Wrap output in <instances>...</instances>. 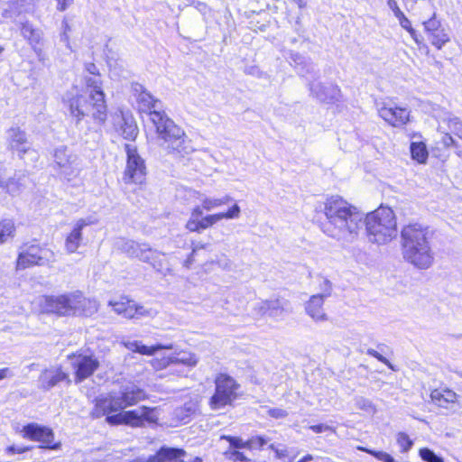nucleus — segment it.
<instances>
[{
	"label": "nucleus",
	"instance_id": "1",
	"mask_svg": "<svg viewBox=\"0 0 462 462\" xmlns=\"http://www.w3.org/2000/svg\"><path fill=\"white\" fill-rule=\"evenodd\" d=\"M121 401L112 393L100 395L95 399L94 407L90 412L93 419L106 416V421L110 425L126 424L133 427L143 425L144 420L154 422L157 420L154 409L145 406L127 411H122Z\"/></svg>",
	"mask_w": 462,
	"mask_h": 462
},
{
	"label": "nucleus",
	"instance_id": "2",
	"mask_svg": "<svg viewBox=\"0 0 462 462\" xmlns=\"http://www.w3.org/2000/svg\"><path fill=\"white\" fill-rule=\"evenodd\" d=\"M403 257L420 269H428L433 263L430 246V232L419 224L404 226L402 230Z\"/></svg>",
	"mask_w": 462,
	"mask_h": 462
},
{
	"label": "nucleus",
	"instance_id": "3",
	"mask_svg": "<svg viewBox=\"0 0 462 462\" xmlns=\"http://www.w3.org/2000/svg\"><path fill=\"white\" fill-rule=\"evenodd\" d=\"M42 310L59 316H91L98 310L96 300L88 299L79 291L39 299Z\"/></svg>",
	"mask_w": 462,
	"mask_h": 462
},
{
	"label": "nucleus",
	"instance_id": "4",
	"mask_svg": "<svg viewBox=\"0 0 462 462\" xmlns=\"http://www.w3.org/2000/svg\"><path fill=\"white\" fill-rule=\"evenodd\" d=\"M152 123L156 128L160 147L168 154L184 157L192 152L190 141L184 130L166 114L152 113Z\"/></svg>",
	"mask_w": 462,
	"mask_h": 462
},
{
	"label": "nucleus",
	"instance_id": "5",
	"mask_svg": "<svg viewBox=\"0 0 462 462\" xmlns=\"http://www.w3.org/2000/svg\"><path fill=\"white\" fill-rule=\"evenodd\" d=\"M365 231L370 242L384 245L397 236V223L393 211L380 207L365 216Z\"/></svg>",
	"mask_w": 462,
	"mask_h": 462
},
{
	"label": "nucleus",
	"instance_id": "6",
	"mask_svg": "<svg viewBox=\"0 0 462 462\" xmlns=\"http://www.w3.org/2000/svg\"><path fill=\"white\" fill-rule=\"evenodd\" d=\"M241 208L235 203L226 212L216 213L203 217L202 208L196 206L190 212L185 227L190 232H198L211 227L222 219H236L240 217Z\"/></svg>",
	"mask_w": 462,
	"mask_h": 462
},
{
	"label": "nucleus",
	"instance_id": "7",
	"mask_svg": "<svg viewBox=\"0 0 462 462\" xmlns=\"http://www.w3.org/2000/svg\"><path fill=\"white\" fill-rule=\"evenodd\" d=\"M56 261L54 252L39 245H24L20 248L16 262L17 270H23L34 265H49Z\"/></svg>",
	"mask_w": 462,
	"mask_h": 462
},
{
	"label": "nucleus",
	"instance_id": "8",
	"mask_svg": "<svg viewBox=\"0 0 462 462\" xmlns=\"http://www.w3.org/2000/svg\"><path fill=\"white\" fill-rule=\"evenodd\" d=\"M84 80L86 88L89 90V99L92 100V118L96 124L102 125L107 118V106L101 76H85Z\"/></svg>",
	"mask_w": 462,
	"mask_h": 462
},
{
	"label": "nucleus",
	"instance_id": "9",
	"mask_svg": "<svg viewBox=\"0 0 462 462\" xmlns=\"http://www.w3.org/2000/svg\"><path fill=\"white\" fill-rule=\"evenodd\" d=\"M126 153V166L123 175L125 184L143 185L146 177V165L144 160L138 152L137 147L133 143L125 144Z\"/></svg>",
	"mask_w": 462,
	"mask_h": 462
},
{
	"label": "nucleus",
	"instance_id": "10",
	"mask_svg": "<svg viewBox=\"0 0 462 462\" xmlns=\"http://www.w3.org/2000/svg\"><path fill=\"white\" fill-rule=\"evenodd\" d=\"M215 393L209 400L212 410H219L232 403L237 397L239 384L226 374H220L215 379Z\"/></svg>",
	"mask_w": 462,
	"mask_h": 462
},
{
	"label": "nucleus",
	"instance_id": "11",
	"mask_svg": "<svg viewBox=\"0 0 462 462\" xmlns=\"http://www.w3.org/2000/svg\"><path fill=\"white\" fill-rule=\"evenodd\" d=\"M115 247L116 250L127 254L129 257L138 258L143 262L151 263L154 268H158L157 258L160 256V253L152 250L146 244H139L133 240L125 238H118L115 242Z\"/></svg>",
	"mask_w": 462,
	"mask_h": 462
},
{
	"label": "nucleus",
	"instance_id": "12",
	"mask_svg": "<svg viewBox=\"0 0 462 462\" xmlns=\"http://www.w3.org/2000/svg\"><path fill=\"white\" fill-rule=\"evenodd\" d=\"M115 247L116 250L127 254L129 257L138 258L143 262L151 263L154 268H158L157 258L160 256V253L152 250L146 244H139L133 240L125 238H118L115 242Z\"/></svg>",
	"mask_w": 462,
	"mask_h": 462
},
{
	"label": "nucleus",
	"instance_id": "13",
	"mask_svg": "<svg viewBox=\"0 0 462 462\" xmlns=\"http://www.w3.org/2000/svg\"><path fill=\"white\" fill-rule=\"evenodd\" d=\"M324 210L329 224L337 229L330 236L339 237L346 228V200L338 196H332L327 199Z\"/></svg>",
	"mask_w": 462,
	"mask_h": 462
},
{
	"label": "nucleus",
	"instance_id": "14",
	"mask_svg": "<svg viewBox=\"0 0 462 462\" xmlns=\"http://www.w3.org/2000/svg\"><path fill=\"white\" fill-rule=\"evenodd\" d=\"M21 434L23 439L40 442V448L58 450L60 443H54V432L49 427L38 423H29L23 427Z\"/></svg>",
	"mask_w": 462,
	"mask_h": 462
},
{
	"label": "nucleus",
	"instance_id": "15",
	"mask_svg": "<svg viewBox=\"0 0 462 462\" xmlns=\"http://www.w3.org/2000/svg\"><path fill=\"white\" fill-rule=\"evenodd\" d=\"M69 359L75 372L76 383L86 380L99 367V361L92 353H75L69 356Z\"/></svg>",
	"mask_w": 462,
	"mask_h": 462
},
{
	"label": "nucleus",
	"instance_id": "16",
	"mask_svg": "<svg viewBox=\"0 0 462 462\" xmlns=\"http://www.w3.org/2000/svg\"><path fill=\"white\" fill-rule=\"evenodd\" d=\"M54 163L60 173L67 178L77 176L80 171V162L77 154L72 152L66 146H60L55 149Z\"/></svg>",
	"mask_w": 462,
	"mask_h": 462
},
{
	"label": "nucleus",
	"instance_id": "17",
	"mask_svg": "<svg viewBox=\"0 0 462 462\" xmlns=\"http://www.w3.org/2000/svg\"><path fill=\"white\" fill-rule=\"evenodd\" d=\"M132 88L136 99L138 110L141 113L147 114L151 122L152 113L165 114V112L162 110L161 101L147 91L143 85L135 83L133 85Z\"/></svg>",
	"mask_w": 462,
	"mask_h": 462
},
{
	"label": "nucleus",
	"instance_id": "18",
	"mask_svg": "<svg viewBox=\"0 0 462 462\" xmlns=\"http://www.w3.org/2000/svg\"><path fill=\"white\" fill-rule=\"evenodd\" d=\"M114 311L126 319H139L142 317L152 318L157 314L153 309H146L137 305L134 301L122 298L118 301H109Z\"/></svg>",
	"mask_w": 462,
	"mask_h": 462
},
{
	"label": "nucleus",
	"instance_id": "19",
	"mask_svg": "<svg viewBox=\"0 0 462 462\" xmlns=\"http://www.w3.org/2000/svg\"><path fill=\"white\" fill-rule=\"evenodd\" d=\"M114 128L124 139L134 141L139 129L133 115L129 112L119 110L112 116Z\"/></svg>",
	"mask_w": 462,
	"mask_h": 462
},
{
	"label": "nucleus",
	"instance_id": "20",
	"mask_svg": "<svg viewBox=\"0 0 462 462\" xmlns=\"http://www.w3.org/2000/svg\"><path fill=\"white\" fill-rule=\"evenodd\" d=\"M378 114L381 118L393 127H401L410 119V112L390 102H382L377 105Z\"/></svg>",
	"mask_w": 462,
	"mask_h": 462
},
{
	"label": "nucleus",
	"instance_id": "21",
	"mask_svg": "<svg viewBox=\"0 0 462 462\" xmlns=\"http://www.w3.org/2000/svg\"><path fill=\"white\" fill-rule=\"evenodd\" d=\"M64 100L71 116L76 119V125H79L89 114L92 116V100L88 102L83 95L69 92L66 94Z\"/></svg>",
	"mask_w": 462,
	"mask_h": 462
},
{
	"label": "nucleus",
	"instance_id": "22",
	"mask_svg": "<svg viewBox=\"0 0 462 462\" xmlns=\"http://www.w3.org/2000/svg\"><path fill=\"white\" fill-rule=\"evenodd\" d=\"M28 181V177L21 171L9 176L6 169L0 170V187L12 196L19 195L27 186Z\"/></svg>",
	"mask_w": 462,
	"mask_h": 462
},
{
	"label": "nucleus",
	"instance_id": "23",
	"mask_svg": "<svg viewBox=\"0 0 462 462\" xmlns=\"http://www.w3.org/2000/svg\"><path fill=\"white\" fill-rule=\"evenodd\" d=\"M35 9V0H9L2 5V15L16 20L25 14H32Z\"/></svg>",
	"mask_w": 462,
	"mask_h": 462
},
{
	"label": "nucleus",
	"instance_id": "24",
	"mask_svg": "<svg viewBox=\"0 0 462 462\" xmlns=\"http://www.w3.org/2000/svg\"><path fill=\"white\" fill-rule=\"evenodd\" d=\"M288 301L283 299H271L258 302L254 307V311L260 316H268L271 318H280L287 310Z\"/></svg>",
	"mask_w": 462,
	"mask_h": 462
},
{
	"label": "nucleus",
	"instance_id": "25",
	"mask_svg": "<svg viewBox=\"0 0 462 462\" xmlns=\"http://www.w3.org/2000/svg\"><path fill=\"white\" fill-rule=\"evenodd\" d=\"M66 380L69 382L68 374L60 366H52L42 372L39 377V387L47 391Z\"/></svg>",
	"mask_w": 462,
	"mask_h": 462
},
{
	"label": "nucleus",
	"instance_id": "26",
	"mask_svg": "<svg viewBox=\"0 0 462 462\" xmlns=\"http://www.w3.org/2000/svg\"><path fill=\"white\" fill-rule=\"evenodd\" d=\"M90 224L92 222L85 218H80L75 222L71 231L65 238V249L68 254H73L79 249L83 240L82 229Z\"/></svg>",
	"mask_w": 462,
	"mask_h": 462
},
{
	"label": "nucleus",
	"instance_id": "27",
	"mask_svg": "<svg viewBox=\"0 0 462 462\" xmlns=\"http://www.w3.org/2000/svg\"><path fill=\"white\" fill-rule=\"evenodd\" d=\"M21 33L39 56L43 46V32L29 22L22 23Z\"/></svg>",
	"mask_w": 462,
	"mask_h": 462
},
{
	"label": "nucleus",
	"instance_id": "28",
	"mask_svg": "<svg viewBox=\"0 0 462 462\" xmlns=\"http://www.w3.org/2000/svg\"><path fill=\"white\" fill-rule=\"evenodd\" d=\"M324 300L322 295L314 294L305 302V311L315 322H324L328 319L323 309Z\"/></svg>",
	"mask_w": 462,
	"mask_h": 462
},
{
	"label": "nucleus",
	"instance_id": "29",
	"mask_svg": "<svg viewBox=\"0 0 462 462\" xmlns=\"http://www.w3.org/2000/svg\"><path fill=\"white\" fill-rule=\"evenodd\" d=\"M6 140L8 146L19 153H25L29 149L26 133L20 127L14 126L6 132Z\"/></svg>",
	"mask_w": 462,
	"mask_h": 462
},
{
	"label": "nucleus",
	"instance_id": "30",
	"mask_svg": "<svg viewBox=\"0 0 462 462\" xmlns=\"http://www.w3.org/2000/svg\"><path fill=\"white\" fill-rule=\"evenodd\" d=\"M120 343L128 350L136 352L145 356H153L157 353L158 350L162 349H172L173 346L171 344L170 345H162L157 344L154 346H145L141 341L138 340H130L126 338H122Z\"/></svg>",
	"mask_w": 462,
	"mask_h": 462
},
{
	"label": "nucleus",
	"instance_id": "31",
	"mask_svg": "<svg viewBox=\"0 0 462 462\" xmlns=\"http://www.w3.org/2000/svg\"><path fill=\"white\" fill-rule=\"evenodd\" d=\"M121 401L122 410L128 406H133L138 402L144 400L146 394L144 391L134 384L125 386L121 392L120 396H117Z\"/></svg>",
	"mask_w": 462,
	"mask_h": 462
},
{
	"label": "nucleus",
	"instance_id": "32",
	"mask_svg": "<svg viewBox=\"0 0 462 462\" xmlns=\"http://www.w3.org/2000/svg\"><path fill=\"white\" fill-rule=\"evenodd\" d=\"M430 398L437 406L445 409L451 408L457 402V393L448 388L433 390Z\"/></svg>",
	"mask_w": 462,
	"mask_h": 462
},
{
	"label": "nucleus",
	"instance_id": "33",
	"mask_svg": "<svg viewBox=\"0 0 462 462\" xmlns=\"http://www.w3.org/2000/svg\"><path fill=\"white\" fill-rule=\"evenodd\" d=\"M310 90L314 97L322 102H329L336 99L339 93L336 87H325L318 81L310 83Z\"/></svg>",
	"mask_w": 462,
	"mask_h": 462
},
{
	"label": "nucleus",
	"instance_id": "34",
	"mask_svg": "<svg viewBox=\"0 0 462 462\" xmlns=\"http://www.w3.org/2000/svg\"><path fill=\"white\" fill-rule=\"evenodd\" d=\"M366 215L356 207L348 205V233L357 234L358 230H362L365 226Z\"/></svg>",
	"mask_w": 462,
	"mask_h": 462
},
{
	"label": "nucleus",
	"instance_id": "35",
	"mask_svg": "<svg viewBox=\"0 0 462 462\" xmlns=\"http://www.w3.org/2000/svg\"><path fill=\"white\" fill-rule=\"evenodd\" d=\"M173 364L182 365L190 371L199 364V356L189 350H175L172 354Z\"/></svg>",
	"mask_w": 462,
	"mask_h": 462
},
{
	"label": "nucleus",
	"instance_id": "36",
	"mask_svg": "<svg viewBox=\"0 0 462 462\" xmlns=\"http://www.w3.org/2000/svg\"><path fill=\"white\" fill-rule=\"evenodd\" d=\"M197 410V402L189 401L177 408L174 411V416L180 423L186 424L189 421L191 416L196 413Z\"/></svg>",
	"mask_w": 462,
	"mask_h": 462
},
{
	"label": "nucleus",
	"instance_id": "37",
	"mask_svg": "<svg viewBox=\"0 0 462 462\" xmlns=\"http://www.w3.org/2000/svg\"><path fill=\"white\" fill-rule=\"evenodd\" d=\"M233 199L229 195H226L222 198H211L203 196L200 199L201 206L199 207L202 208V210L205 209L207 211H211L223 205L228 204Z\"/></svg>",
	"mask_w": 462,
	"mask_h": 462
},
{
	"label": "nucleus",
	"instance_id": "38",
	"mask_svg": "<svg viewBox=\"0 0 462 462\" xmlns=\"http://www.w3.org/2000/svg\"><path fill=\"white\" fill-rule=\"evenodd\" d=\"M410 152L412 160L421 164L426 163L429 157V152L423 142H411L410 145Z\"/></svg>",
	"mask_w": 462,
	"mask_h": 462
},
{
	"label": "nucleus",
	"instance_id": "39",
	"mask_svg": "<svg viewBox=\"0 0 462 462\" xmlns=\"http://www.w3.org/2000/svg\"><path fill=\"white\" fill-rule=\"evenodd\" d=\"M429 39L431 44L439 50H440L450 40L448 34L442 26L439 28L438 31L430 33L429 35Z\"/></svg>",
	"mask_w": 462,
	"mask_h": 462
},
{
	"label": "nucleus",
	"instance_id": "40",
	"mask_svg": "<svg viewBox=\"0 0 462 462\" xmlns=\"http://www.w3.org/2000/svg\"><path fill=\"white\" fill-rule=\"evenodd\" d=\"M14 232L15 226L12 219H4L0 221V244H4L9 238H12Z\"/></svg>",
	"mask_w": 462,
	"mask_h": 462
},
{
	"label": "nucleus",
	"instance_id": "41",
	"mask_svg": "<svg viewBox=\"0 0 462 462\" xmlns=\"http://www.w3.org/2000/svg\"><path fill=\"white\" fill-rule=\"evenodd\" d=\"M355 406L368 415H374L376 412L375 405L370 400L364 397H356L355 399Z\"/></svg>",
	"mask_w": 462,
	"mask_h": 462
},
{
	"label": "nucleus",
	"instance_id": "42",
	"mask_svg": "<svg viewBox=\"0 0 462 462\" xmlns=\"http://www.w3.org/2000/svg\"><path fill=\"white\" fill-rule=\"evenodd\" d=\"M447 123L449 130L462 139V122L458 117L448 115L443 119Z\"/></svg>",
	"mask_w": 462,
	"mask_h": 462
},
{
	"label": "nucleus",
	"instance_id": "43",
	"mask_svg": "<svg viewBox=\"0 0 462 462\" xmlns=\"http://www.w3.org/2000/svg\"><path fill=\"white\" fill-rule=\"evenodd\" d=\"M151 365L155 370H162L173 364L172 354L170 356H162L161 357H155L151 360Z\"/></svg>",
	"mask_w": 462,
	"mask_h": 462
},
{
	"label": "nucleus",
	"instance_id": "44",
	"mask_svg": "<svg viewBox=\"0 0 462 462\" xmlns=\"http://www.w3.org/2000/svg\"><path fill=\"white\" fill-rule=\"evenodd\" d=\"M391 10L393 12L395 17L399 20V23L401 24V26L403 28V29H410V20L404 15V14L401 11V9L399 8L398 5H397V2H393V3H389V5H388Z\"/></svg>",
	"mask_w": 462,
	"mask_h": 462
},
{
	"label": "nucleus",
	"instance_id": "45",
	"mask_svg": "<svg viewBox=\"0 0 462 462\" xmlns=\"http://www.w3.org/2000/svg\"><path fill=\"white\" fill-rule=\"evenodd\" d=\"M318 282L319 283L320 292L316 295H322L324 299L328 298L331 295L332 291V283L328 279L323 276L318 277Z\"/></svg>",
	"mask_w": 462,
	"mask_h": 462
},
{
	"label": "nucleus",
	"instance_id": "46",
	"mask_svg": "<svg viewBox=\"0 0 462 462\" xmlns=\"http://www.w3.org/2000/svg\"><path fill=\"white\" fill-rule=\"evenodd\" d=\"M420 456L426 462H444L443 458L435 454L431 449L424 448L420 449Z\"/></svg>",
	"mask_w": 462,
	"mask_h": 462
},
{
	"label": "nucleus",
	"instance_id": "47",
	"mask_svg": "<svg viewBox=\"0 0 462 462\" xmlns=\"http://www.w3.org/2000/svg\"><path fill=\"white\" fill-rule=\"evenodd\" d=\"M221 439H226L229 443L231 448H249V443L247 441H244L241 438L238 437H231V436H222Z\"/></svg>",
	"mask_w": 462,
	"mask_h": 462
},
{
	"label": "nucleus",
	"instance_id": "48",
	"mask_svg": "<svg viewBox=\"0 0 462 462\" xmlns=\"http://www.w3.org/2000/svg\"><path fill=\"white\" fill-rule=\"evenodd\" d=\"M396 440L402 452L408 451L412 446V441L406 433L400 432Z\"/></svg>",
	"mask_w": 462,
	"mask_h": 462
},
{
	"label": "nucleus",
	"instance_id": "49",
	"mask_svg": "<svg viewBox=\"0 0 462 462\" xmlns=\"http://www.w3.org/2000/svg\"><path fill=\"white\" fill-rule=\"evenodd\" d=\"M423 25L428 35H430L435 31H438V29L441 27V23L439 20L436 19L435 14L428 21H425L423 23Z\"/></svg>",
	"mask_w": 462,
	"mask_h": 462
},
{
	"label": "nucleus",
	"instance_id": "50",
	"mask_svg": "<svg viewBox=\"0 0 462 462\" xmlns=\"http://www.w3.org/2000/svg\"><path fill=\"white\" fill-rule=\"evenodd\" d=\"M362 450H365V452L371 454L372 456H374L375 458H377L380 461L395 462L394 458L390 454H388L384 451H375V450H371V449H367V448H362Z\"/></svg>",
	"mask_w": 462,
	"mask_h": 462
},
{
	"label": "nucleus",
	"instance_id": "51",
	"mask_svg": "<svg viewBox=\"0 0 462 462\" xmlns=\"http://www.w3.org/2000/svg\"><path fill=\"white\" fill-rule=\"evenodd\" d=\"M225 456L234 461V462H242V461H247V457L244 455V453L235 450V449H229L225 452Z\"/></svg>",
	"mask_w": 462,
	"mask_h": 462
},
{
	"label": "nucleus",
	"instance_id": "52",
	"mask_svg": "<svg viewBox=\"0 0 462 462\" xmlns=\"http://www.w3.org/2000/svg\"><path fill=\"white\" fill-rule=\"evenodd\" d=\"M367 354L371 356L375 357L377 360H379L380 362L386 365L393 371L396 370L395 367L393 366V365L388 359H386L384 356H383L380 353H378L376 350H374L373 348H369V349H367Z\"/></svg>",
	"mask_w": 462,
	"mask_h": 462
},
{
	"label": "nucleus",
	"instance_id": "53",
	"mask_svg": "<svg viewBox=\"0 0 462 462\" xmlns=\"http://www.w3.org/2000/svg\"><path fill=\"white\" fill-rule=\"evenodd\" d=\"M268 440L265 439L263 437L256 436L248 440L249 443V448H263L265 444H267Z\"/></svg>",
	"mask_w": 462,
	"mask_h": 462
},
{
	"label": "nucleus",
	"instance_id": "54",
	"mask_svg": "<svg viewBox=\"0 0 462 462\" xmlns=\"http://www.w3.org/2000/svg\"><path fill=\"white\" fill-rule=\"evenodd\" d=\"M268 414L275 419H282L288 415V412L281 408H273L268 410Z\"/></svg>",
	"mask_w": 462,
	"mask_h": 462
},
{
	"label": "nucleus",
	"instance_id": "55",
	"mask_svg": "<svg viewBox=\"0 0 462 462\" xmlns=\"http://www.w3.org/2000/svg\"><path fill=\"white\" fill-rule=\"evenodd\" d=\"M28 450H30L28 447H17L14 445L6 448V453L8 455L23 454Z\"/></svg>",
	"mask_w": 462,
	"mask_h": 462
},
{
	"label": "nucleus",
	"instance_id": "56",
	"mask_svg": "<svg viewBox=\"0 0 462 462\" xmlns=\"http://www.w3.org/2000/svg\"><path fill=\"white\" fill-rule=\"evenodd\" d=\"M85 70L88 73V76L100 75L97 67L92 62L87 63L85 65Z\"/></svg>",
	"mask_w": 462,
	"mask_h": 462
},
{
	"label": "nucleus",
	"instance_id": "57",
	"mask_svg": "<svg viewBox=\"0 0 462 462\" xmlns=\"http://www.w3.org/2000/svg\"><path fill=\"white\" fill-rule=\"evenodd\" d=\"M57 1V9L59 11H65L69 5H72L74 0H56Z\"/></svg>",
	"mask_w": 462,
	"mask_h": 462
},
{
	"label": "nucleus",
	"instance_id": "58",
	"mask_svg": "<svg viewBox=\"0 0 462 462\" xmlns=\"http://www.w3.org/2000/svg\"><path fill=\"white\" fill-rule=\"evenodd\" d=\"M441 143H442L445 147H450V146H452V145L455 143V141H454L453 137H452L450 134H445L442 136Z\"/></svg>",
	"mask_w": 462,
	"mask_h": 462
},
{
	"label": "nucleus",
	"instance_id": "59",
	"mask_svg": "<svg viewBox=\"0 0 462 462\" xmlns=\"http://www.w3.org/2000/svg\"><path fill=\"white\" fill-rule=\"evenodd\" d=\"M271 448L275 451L276 456L279 458L286 457L288 455L287 449L284 447L280 448H275L273 445H271Z\"/></svg>",
	"mask_w": 462,
	"mask_h": 462
},
{
	"label": "nucleus",
	"instance_id": "60",
	"mask_svg": "<svg viewBox=\"0 0 462 462\" xmlns=\"http://www.w3.org/2000/svg\"><path fill=\"white\" fill-rule=\"evenodd\" d=\"M14 375L12 370L8 367L0 369V381Z\"/></svg>",
	"mask_w": 462,
	"mask_h": 462
},
{
	"label": "nucleus",
	"instance_id": "61",
	"mask_svg": "<svg viewBox=\"0 0 462 462\" xmlns=\"http://www.w3.org/2000/svg\"><path fill=\"white\" fill-rule=\"evenodd\" d=\"M64 25H65V30H64L63 33L61 34L60 40L66 43L68 48L70 49V46H69V36L67 34V30L69 29V25H68V23L66 22H64Z\"/></svg>",
	"mask_w": 462,
	"mask_h": 462
},
{
	"label": "nucleus",
	"instance_id": "62",
	"mask_svg": "<svg viewBox=\"0 0 462 462\" xmlns=\"http://www.w3.org/2000/svg\"><path fill=\"white\" fill-rule=\"evenodd\" d=\"M406 30L410 32V34H411V38H412V39H413L417 43H419V40H418V38H417V33H416L415 30L411 27V23H410V29H406Z\"/></svg>",
	"mask_w": 462,
	"mask_h": 462
},
{
	"label": "nucleus",
	"instance_id": "63",
	"mask_svg": "<svg viewBox=\"0 0 462 462\" xmlns=\"http://www.w3.org/2000/svg\"><path fill=\"white\" fill-rule=\"evenodd\" d=\"M311 429L313 430V431L319 433V432H321L324 429H328V427L319 424V425L311 426Z\"/></svg>",
	"mask_w": 462,
	"mask_h": 462
},
{
	"label": "nucleus",
	"instance_id": "64",
	"mask_svg": "<svg viewBox=\"0 0 462 462\" xmlns=\"http://www.w3.org/2000/svg\"><path fill=\"white\" fill-rule=\"evenodd\" d=\"M172 373H176L179 376H187L188 374L183 369H172Z\"/></svg>",
	"mask_w": 462,
	"mask_h": 462
}]
</instances>
